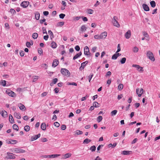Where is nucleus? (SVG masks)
Instances as JSON below:
<instances>
[{
  "label": "nucleus",
  "instance_id": "56",
  "mask_svg": "<svg viewBox=\"0 0 160 160\" xmlns=\"http://www.w3.org/2000/svg\"><path fill=\"white\" fill-rule=\"evenodd\" d=\"M42 30L43 34H45V33H46V34H47V32L46 31V29L45 28L42 27Z\"/></svg>",
  "mask_w": 160,
  "mask_h": 160
},
{
  "label": "nucleus",
  "instance_id": "24",
  "mask_svg": "<svg viewBox=\"0 0 160 160\" xmlns=\"http://www.w3.org/2000/svg\"><path fill=\"white\" fill-rule=\"evenodd\" d=\"M87 29V28L85 25H82L81 27L80 31L81 32H85Z\"/></svg>",
  "mask_w": 160,
  "mask_h": 160
},
{
  "label": "nucleus",
  "instance_id": "47",
  "mask_svg": "<svg viewBox=\"0 0 160 160\" xmlns=\"http://www.w3.org/2000/svg\"><path fill=\"white\" fill-rule=\"evenodd\" d=\"M10 12L11 13H12L13 14H15L16 13V12L15 10L12 8L11 9H10Z\"/></svg>",
  "mask_w": 160,
  "mask_h": 160
},
{
  "label": "nucleus",
  "instance_id": "8",
  "mask_svg": "<svg viewBox=\"0 0 160 160\" xmlns=\"http://www.w3.org/2000/svg\"><path fill=\"white\" fill-rule=\"evenodd\" d=\"M139 91V88H137L136 90L137 94L138 95V96L139 97H140L142 96V94L143 93V90L142 88H141L140 89V91Z\"/></svg>",
  "mask_w": 160,
  "mask_h": 160
},
{
  "label": "nucleus",
  "instance_id": "21",
  "mask_svg": "<svg viewBox=\"0 0 160 160\" xmlns=\"http://www.w3.org/2000/svg\"><path fill=\"white\" fill-rule=\"evenodd\" d=\"M72 155V154L70 153H67L65 154L64 156V157L62 158V159H66L70 157Z\"/></svg>",
  "mask_w": 160,
  "mask_h": 160
},
{
  "label": "nucleus",
  "instance_id": "5",
  "mask_svg": "<svg viewBox=\"0 0 160 160\" xmlns=\"http://www.w3.org/2000/svg\"><path fill=\"white\" fill-rule=\"evenodd\" d=\"M6 93L9 96L12 97H14L16 96V95L15 93L13 91H11L10 89H8L6 91Z\"/></svg>",
  "mask_w": 160,
  "mask_h": 160
},
{
  "label": "nucleus",
  "instance_id": "55",
  "mask_svg": "<svg viewBox=\"0 0 160 160\" xmlns=\"http://www.w3.org/2000/svg\"><path fill=\"white\" fill-rule=\"evenodd\" d=\"M24 52L23 51L21 50L20 51V55L21 57H22L24 56Z\"/></svg>",
  "mask_w": 160,
  "mask_h": 160
},
{
  "label": "nucleus",
  "instance_id": "22",
  "mask_svg": "<svg viewBox=\"0 0 160 160\" xmlns=\"http://www.w3.org/2000/svg\"><path fill=\"white\" fill-rule=\"evenodd\" d=\"M14 115L15 117L18 119H20L21 118V116L19 113L15 112L14 114Z\"/></svg>",
  "mask_w": 160,
  "mask_h": 160
},
{
  "label": "nucleus",
  "instance_id": "52",
  "mask_svg": "<svg viewBox=\"0 0 160 160\" xmlns=\"http://www.w3.org/2000/svg\"><path fill=\"white\" fill-rule=\"evenodd\" d=\"M117 58L118 56H117L116 54L115 53L112 56V59L115 60L117 59Z\"/></svg>",
  "mask_w": 160,
  "mask_h": 160
},
{
  "label": "nucleus",
  "instance_id": "46",
  "mask_svg": "<svg viewBox=\"0 0 160 160\" xmlns=\"http://www.w3.org/2000/svg\"><path fill=\"white\" fill-rule=\"evenodd\" d=\"M138 51V48L136 47H135L133 49V51L134 52H137Z\"/></svg>",
  "mask_w": 160,
  "mask_h": 160
},
{
  "label": "nucleus",
  "instance_id": "58",
  "mask_svg": "<svg viewBox=\"0 0 160 160\" xmlns=\"http://www.w3.org/2000/svg\"><path fill=\"white\" fill-rule=\"evenodd\" d=\"M58 79L57 78H55L52 80V82L54 84H55L57 82Z\"/></svg>",
  "mask_w": 160,
  "mask_h": 160
},
{
  "label": "nucleus",
  "instance_id": "3",
  "mask_svg": "<svg viewBox=\"0 0 160 160\" xmlns=\"http://www.w3.org/2000/svg\"><path fill=\"white\" fill-rule=\"evenodd\" d=\"M118 19L117 17L114 16L113 18V19L112 20V23L114 26H116L118 28H119L120 26V25L118 22Z\"/></svg>",
  "mask_w": 160,
  "mask_h": 160
},
{
  "label": "nucleus",
  "instance_id": "59",
  "mask_svg": "<svg viewBox=\"0 0 160 160\" xmlns=\"http://www.w3.org/2000/svg\"><path fill=\"white\" fill-rule=\"evenodd\" d=\"M75 50L77 51H79L80 50V48L78 45H77L76 46H75Z\"/></svg>",
  "mask_w": 160,
  "mask_h": 160
},
{
  "label": "nucleus",
  "instance_id": "27",
  "mask_svg": "<svg viewBox=\"0 0 160 160\" xmlns=\"http://www.w3.org/2000/svg\"><path fill=\"white\" fill-rule=\"evenodd\" d=\"M51 47L53 48H57V44L54 41L52 42L51 44Z\"/></svg>",
  "mask_w": 160,
  "mask_h": 160
},
{
  "label": "nucleus",
  "instance_id": "9",
  "mask_svg": "<svg viewBox=\"0 0 160 160\" xmlns=\"http://www.w3.org/2000/svg\"><path fill=\"white\" fill-rule=\"evenodd\" d=\"M29 4L28 1H23L21 4V6L24 8H27Z\"/></svg>",
  "mask_w": 160,
  "mask_h": 160
},
{
  "label": "nucleus",
  "instance_id": "44",
  "mask_svg": "<svg viewBox=\"0 0 160 160\" xmlns=\"http://www.w3.org/2000/svg\"><path fill=\"white\" fill-rule=\"evenodd\" d=\"M93 76V74L92 73H91L90 75L88 76V79L89 82H90L91 79Z\"/></svg>",
  "mask_w": 160,
  "mask_h": 160
},
{
  "label": "nucleus",
  "instance_id": "14",
  "mask_svg": "<svg viewBox=\"0 0 160 160\" xmlns=\"http://www.w3.org/2000/svg\"><path fill=\"white\" fill-rule=\"evenodd\" d=\"M59 61L56 59H55L53 62L52 66L54 68L56 67L59 63Z\"/></svg>",
  "mask_w": 160,
  "mask_h": 160
},
{
  "label": "nucleus",
  "instance_id": "63",
  "mask_svg": "<svg viewBox=\"0 0 160 160\" xmlns=\"http://www.w3.org/2000/svg\"><path fill=\"white\" fill-rule=\"evenodd\" d=\"M138 140V139L137 138H135V139H134L133 141H132V144H134Z\"/></svg>",
  "mask_w": 160,
  "mask_h": 160
},
{
  "label": "nucleus",
  "instance_id": "50",
  "mask_svg": "<svg viewBox=\"0 0 160 160\" xmlns=\"http://www.w3.org/2000/svg\"><path fill=\"white\" fill-rule=\"evenodd\" d=\"M65 16V14L63 13H61L59 15L60 18L61 19L64 18Z\"/></svg>",
  "mask_w": 160,
  "mask_h": 160
},
{
  "label": "nucleus",
  "instance_id": "12",
  "mask_svg": "<svg viewBox=\"0 0 160 160\" xmlns=\"http://www.w3.org/2000/svg\"><path fill=\"white\" fill-rule=\"evenodd\" d=\"M131 36V32L130 30H128L125 34V37L127 39L129 38Z\"/></svg>",
  "mask_w": 160,
  "mask_h": 160
},
{
  "label": "nucleus",
  "instance_id": "43",
  "mask_svg": "<svg viewBox=\"0 0 160 160\" xmlns=\"http://www.w3.org/2000/svg\"><path fill=\"white\" fill-rule=\"evenodd\" d=\"M1 84L2 85V86L4 87L8 86V85H6V81L5 80L2 81Z\"/></svg>",
  "mask_w": 160,
  "mask_h": 160
},
{
  "label": "nucleus",
  "instance_id": "11",
  "mask_svg": "<svg viewBox=\"0 0 160 160\" xmlns=\"http://www.w3.org/2000/svg\"><path fill=\"white\" fill-rule=\"evenodd\" d=\"M41 136V134L39 133L38 135H35L34 136H32L31 138V141H33L35 140H36L38 138L40 137Z\"/></svg>",
  "mask_w": 160,
  "mask_h": 160
},
{
  "label": "nucleus",
  "instance_id": "18",
  "mask_svg": "<svg viewBox=\"0 0 160 160\" xmlns=\"http://www.w3.org/2000/svg\"><path fill=\"white\" fill-rule=\"evenodd\" d=\"M1 114L2 117L5 118L7 116V112L5 110H3L1 112Z\"/></svg>",
  "mask_w": 160,
  "mask_h": 160
},
{
  "label": "nucleus",
  "instance_id": "15",
  "mask_svg": "<svg viewBox=\"0 0 160 160\" xmlns=\"http://www.w3.org/2000/svg\"><path fill=\"white\" fill-rule=\"evenodd\" d=\"M142 6L145 11H148L149 10V8L146 4H142Z\"/></svg>",
  "mask_w": 160,
  "mask_h": 160
},
{
  "label": "nucleus",
  "instance_id": "62",
  "mask_svg": "<svg viewBox=\"0 0 160 160\" xmlns=\"http://www.w3.org/2000/svg\"><path fill=\"white\" fill-rule=\"evenodd\" d=\"M97 47H93L92 48V52H94L96 50V49H97Z\"/></svg>",
  "mask_w": 160,
  "mask_h": 160
},
{
  "label": "nucleus",
  "instance_id": "34",
  "mask_svg": "<svg viewBox=\"0 0 160 160\" xmlns=\"http://www.w3.org/2000/svg\"><path fill=\"white\" fill-rule=\"evenodd\" d=\"M96 149V147L95 146L93 145L90 148V150H91L92 152H94L95 151Z\"/></svg>",
  "mask_w": 160,
  "mask_h": 160
},
{
  "label": "nucleus",
  "instance_id": "39",
  "mask_svg": "<svg viewBox=\"0 0 160 160\" xmlns=\"http://www.w3.org/2000/svg\"><path fill=\"white\" fill-rule=\"evenodd\" d=\"M24 130L26 132H28L30 130V127L28 125L26 126L24 128Z\"/></svg>",
  "mask_w": 160,
  "mask_h": 160
},
{
  "label": "nucleus",
  "instance_id": "7",
  "mask_svg": "<svg viewBox=\"0 0 160 160\" xmlns=\"http://www.w3.org/2000/svg\"><path fill=\"white\" fill-rule=\"evenodd\" d=\"M132 67L136 68L140 72H142L143 71V68L141 67L139 65L134 64L132 65Z\"/></svg>",
  "mask_w": 160,
  "mask_h": 160
},
{
  "label": "nucleus",
  "instance_id": "6",
  "mask_svg": "<svg viewBox=\"0 0 160 160\" xmlns=\"http://www.w3.org/2000/svg\"><path fill=\"white\" fill-rule=\"evenodd\" d=\"M11 150L12 152L16 153H24L25 152V150L20 148H12L11 149Z\"/></svg>",
  "mask_w": 160,
  "mask_h": 160
},
{
  "label": "nucleus",
  "instance_id": "4",
  "mask_svg": "<svg viewBox=\"0 0 160 160\" xmlns=\"http://www.w3.org/2000/svg\"><path fill=\"white\" fill-rule=\"evenodd\" d=\"M84 54L87 56V57L92 56V55L89 52V48L87 46H86L84 48Z\"/></svg>",
  "mask_w": 160,
  "mask_h": 160
},
{
  "label": "nucleus",
  "instance_id": "49",
  "mask_svg": "<svg viewBox=\"0 0 160 160\" xmlns=\"http://www.w3.org/2000/svg\"><path fill=\"white\" fill-rule=\"evenodd\" d=\"M67 85H74V86H77V83L74 82H68Z\"/></svg>",
  "mask_w": 160,
  "mask_h": 160
},
{
  "label": "nucleus",
  "instance_id": "16",
  "mask_svg": "<svg viewBox=\"0 0 160 160\" xmlns=\"http://www.w3.org/2000/svg\"><path fill=\"white\" fill-rule=\"evenodd\" d=\"M18 106L21 110L22 111L25 110V107L21 103H19L18 105Z\"/></svg>",
  "mask_w": 160,
  "mask_h": 160
},
{
  "label": "nucleus",
  "instance_id": "26",
  "mask_svg": "<svg viewBox=\"0 0 160 160\" xmlns=\"http://www.w3.org/2000/svg\"><path fill=\"white\" fill-rule=\"evenodd\" d=\"M41 129L43 131L46 129V125L45 123H42L41 125Z\"/></svg>",
  "mask_w": 160,
  "mask_h": 160
},
{
  "label": "nucleus",
  "instance_id": "64",
  "mask_svg": "<svg viewBox=\"0 0 160 160\" xmlns=\"http://www.w3.org/2000/svg\"><path fill=\"white\" fill-rule=\"evenodd\" d=\"M43 14L44 15L46 16L48 15L49 12L47 11H44L43 12Z\"/></svg>",
  "mask_w": 160,
  "mask_h": 160
},
{
  "label": "nucleus",
  "instance_id": "61",
  "mask_svg": "<svg viewBox=\"0 0 160 160\" xmlns=\"http://www.w3.org/2000/svg\"><path fill=\"white\" fill-rule=\"evenodd\" d=\"M48 139L46 138H43L41 139V141L42 142H46L48 141Z\"/></svg>",
  "mask_w": 160,
  "mask_h": 160
},
{
  "label": "nucleus",
  "instance_id": "42",
  "mask_svg": "<svg viewBox=\"0 0 160 160\" xmlns=\"http://www.w3.org/2000/svg\"><path fill=\"white\" fill-rule=\"evenodd\" d=\"M61 155L59 154H52L51 155V156L52 158H54L58 156H60Z\"/></svg>",
  "mask_w": 160,
  "mask_h": 160
},
{
  "label": "nucleus",
  "instance_id": "30",
  "mask_svg": "<svg viewBox=\"0 0 160 160\" xmlns=\"http://www.w3.org/2000/svg\"><path fill=\"white\" fill-rule=\"evenodd\" d=\"M38 36V33L35 32L32 34V37L34 39H36L37 38Z\"/></svg>",
  "mask_w": 160,
  "mask_h": 160
},
{
  "label": "nucleus",
  "instance_id": "45",
  "mask_svg": "<svg viewBox=\"0 0 160 160\" xmlns=\"http://www.w3.org/2000/svg\"><path fill=\"white\" fill-rule=\"evenodd\" d=\"M82 133L83 132L82 131L79 130H77L76 132V134L77 135L82 134Z\"/></svg>",
  "mask_w": 160,
  "mask_h": 160
},
{
  "label": "nucleus",
  "instance_id": "35",
  "mask_svg": "<svg viewBox=\"0 0 160 160\" xmlns=\"http://www.w3.org/2000/svg\"><path fill=\"white\" fill-rule=\"evenodd\" d=\"M126 60V58H123L120 60V62L121 64H123L125 62Z\"/></svg>",
  "mask_w": 160,
  "mask_h": 160
},
{
  "label": "nucleus",
  "instance_id": "2",
  "mask_svg": "<svg viewBox=\"0 0 160 160\" xmlns=\"http://www.w3.org/2000/svg\"><path fill=\"white\" fill-rule=\"evenodd\" d=\"M147 56L148 58L152 61H155V58L154 57L153 53L150 51H148L147 53Z\"/></svg>",
  "mask_w": 160,
  "mask_h": 160
},
{
  "label": "nucleus",
  "instance_id": "29",
  "mask_svg": "<svg viewBox=\"0 0 160 160\" xmlns=\"http://www.w3.org/2000/svg\"><path fill=\"white\" fill-rule=\"evenodd\" d=\"M48 33L49 35L50 36V37L51 39H52V38H54V36L53 32L51 30H49L48 31Z\"/></svg>",
  "mask_w": 160,
  "mask_h": 160
},
{
  "label": "nucleus",
  "instance_id": "25",
  "mask_svg": "<svg viewBox=\"0 0 160 160\" xmlns=\"http://www.w3.org/2000/svg\"><path fill=\"white\" fill-rule=\"evenodd\" d=\"M7 142L8 144H14L16 143L17 142V141L16 140H10L9 141Z\"/></svg>",
  "mask_w": 160,
  "mask_h": 160
},
{
  "label": "nucleus",
  "instance_id": "13",
  "mask_svg": "<svg viewBox=\"0 0 160 160\" xmlns=\"http://www.w3.org/2000/svg\"><path fill=\"white\" fill-rule=\"evenodd\" d=\"M131 151L124 150L122 151L121 154L123 155H129L131 154Z\"/></svg>",
  "mask_w": 160,
  "mask_h": 160
},
{
  "label": "nucleus",
  "instance_id": "60",
  "mask_svg": "<svg viewBox=\"0 0 160 160\" xmlns=\"http://www.w3.org/2000/svg\"><path fill=\"white\" fill-rule=\"evenodd\" d=\"M66 128V126L65 125H63L61 126V129L62 130H65Z\"/></svg>",
  "mask_w": 160,
  "mask_h": 160
},
{
  "label": "nucleus",
  "instance_id": "40",
  "mask_svg": "<svg viewBox=\"0 0 160 160\" xmlns=\"http://www.w3.org/2000/svg\"><path fill=\"white\" fill-rule=\"evenodd\" d=\"M98 104L99 103L97 102H94L93 103V106L95 108L98 107H99Z\"/></svg>",
  "mask_w": 160,
  "mask_h": 160
},
{
  "label": "nucleus",
  "instance_id": "54",
  "mask_svg": "<svg viewBox=\"0 0 160 160\" xmlns=\"http://www.w3.org/2000/svg\"><path fill=\"white\" fill-rule=\"evenodd\" d=\"M88 13L90 14H92L93 12V10L91 9H88Z\"/></svg>",
  "mask_w": 160,
  "mask_h": 160
},
{
  "label": "nucleus",
  "instance_id": "10",
  "mask_svg": "<svg viewBox=\"0 0 160 160\" xmlns=\"http://www.w3.org/2000/svg\"><path fill=\"white\" fill-rule=\"evenodd\" d=\"M7 154L8 157V159H13L15 158V157L13 153H11L10 152H7Z\"/></svg>",
  "mask_w": 160,
  "mask_h": 160
},
{
  "label": "nucleus",
  "instance_id": "37",
  "mask_svg": "<svg viewBox=\"0 0 160 160\" xmlns=\"http://www.w3.org/2000/svg\"><path fill=\"white\" fill-rule=\"evenodd\" d=\"M26 44L27 47L29 48L30 47L31 45H32L33 43H31L29 42H27Z\"/></svg>",
  "mask_w": 160,
  "mask_h": 160
},
{
  "label": "nucleus",
  "instance_id": "57",
  "mask_svg": "<svg viewBox=\"0 0 160 160\" xmlns=\"http://www.w3.org/2000/svg\"><path fill=\"white\" fill-rule=\"evenodd\" d=\"M54 125L57 127H58L60 126L59 123L58 122H55L54 123Z\"/></svg>",
  "mask_w": 160,
  "mask_h": 160
},
{
  "label": "nucleus",
  "instance_id": "41",
  "mask_svg": "<svg viewBox=\"0 0 160 160\" xmlns=\"http://www.w3.org/2000/svg\"><path fill=\"white\" fill-rule=\"evenodd\" d=\"M88 61H86L82 63H81V65L84 68L85 67L88 63Z\"/></svg>",
  "mask_w": 160,
  "mask_h": 160
},
{
  "label": "nucleus",
  "instance_id": "1",
  "mask_svg": "<svg viewBox=\"0 0 160 160\" xmlns=\"http://www.w3.org/2000/svg\"><path fill=\"white\" fill-rule=\"evenodd\" d=\"M61 72L63 75L67 77L70 76V73L69 71L66 68H62L61 70Z\"/></svg>",
  "mask_w": 160,
  "mask_h": 160
},
{
  "label": "nucleus",
  "instance_id": "19",
  "mask_svg": "<svg viewBox=\"0 0 160 160\" xmlns=\"http://www.w3.org/2000/svg\"><path fill=\"white\" fill-rule=\"evenodd\" d=\"M82 55L81 52H80L78 53H77L76 55H75L73 57V60H75L76 59L78 58V57H80Z\"/></svg>",
  "mask_w": 160,
  "mask_h": 160
},
{
  "label": "nucleus",
  "instance_id": "48",
  "mask_svg": "<svg viewBox=\"0 0 160 160\" xmlns=\"http://www.w3.org/2000/svg\"><path fill=\"white\" fill-rule=\"evenodd\" d=\"M117 50L116 52V53H118L121 50V48H120V44H118V47H117Z\"/></svg>",
  "mask_w": 160,
  "mask_h": 160
},
{
  "label": "nucleus",
  "instance_id": "31",
  "mask_svg": "<svg viewBox=\"0 0 160 160\" xmlns=\"http://www.w3.org/2000/svg\"><path fill=\"white\" fill-rule=\"evenodd\" d=\"M150 5L152 8H154L156 6V3L154 1H152L150 2Z\"/></svg>",
  "mask_w": 160,
  "mask_h": 160
},
{
  "label": "nucleus",
  "instance_id": "17",
  "mask_svg": "<svg viewBox=\"0 0 160 160\" xmlns=\"http://www.w3.org/2000/svg\"><path fill=\"white\" fill-rule=\"evenodd\" d=\"M107 32H102L100 35V38L102 39L105 38L107 36Z\"/></svg>",
  "mask_w": 160,
  "mask_h": 160
},
{
  "label": "nucleus",
  "instance_id": "32",
  "mask_svg": "<svg viewBox=\"0 0 160 160\" xmlns=\"http://www.w3.org/2000/svg\"><path fill=\"white\" fill-rule=\"evenodd\" d=\"M117 112V110H116L112 111L111 113V116H113L116 115Z\"/></svg>",
  "mask_w": 160,
  "mask_h": 160
},
{
  "label": "nucleus",
  "instance_id": "38",
  "mask_svg": "<svg viewBox=\"0 0 160 160\" xmlns=\"http://www.w3.org/2000/svg\"><path fill=\"white\" fill-rule=\"evenodd\" d=\"M102 116H99L97 118V121L98 122H100L102 120Z\"/></svg>",
  "mask_w": 160,
  "mask_h": 160
},
{
  "label": "nucleus",
  "instance_id": "36",
  "mask_svg": "<svg viewBox=\"0 0 160 160\" xmlns=\"http://www.w3.org/2000/svg\"><path fill=\"white\" fill-rule=\"evenodd\" d=\"M123 87V85L122 84H119L118 87V89L119 90H122Z\"/></svg>",
  "mask_w": 160,
  "mask_h": 160
},
{
  "label": "nucleus",
  "instance_id": "20",
  "mask_svg": "<svg viewBox=\"0 0 160 160\" xmlns=\"http://www.w3.org/2000/svg\"><path fill=\"white\" fill-rule=\"evenodd\" d=\"M35 16L36 19L37 20H38L40 18V14L38 12H35Z\"/></svg>",
  "mask_w": 160,
  "mask_h": 160
},
{
  "label": "nucleus",
  "instance_id": "53",
  "mask_svg": "<svg viewBox=\"0 0 160 160\" xmlns=\"http://www.w3.org/2000/svg\"><path fill=\"white\" fill-rule=\"evenodd\" d=\"M38 53L40 55L42 54V52H43L42 50V49L40 48H38Z\"/></svg>",
  "mask_w": 160,
  "mask_h": 160
},
{
  "label": "nucleus",
  "instance_id": "28",
  "mask_svg": "<svg viewBox=\"0 0 160 160\" xmlns=\"http://www.w3.org/2000/svg\"><path fill=\"white\" fill-rule=\"evenodd\" d=\"M91 142V140L88 139L86 138L83 141V143L84 144H88L89 142Z\"/></svg>",
  "mask_w": 160,
  "mask_h": 160
},
{
  "label": "nucleus",
  "instance_id": "51",
  "mask_svg": "<svg viewBox=\"0 0 160 160\" xmlns=\"http://www.w3.org/2000/svg\"><path fill=\"white\" fill-rule=\"evenodd\" d=\"M64 24V22H59L58 23V25L59 26L62 27V26Z\"/></svg>",
  "mask_w": 160,
  "mask_h": 160
},
{
  "label": "nucleus",
  "instance_id": "23",
  "mask_svg": "<svg viewBox=\"0 0 160 160\" xmlns=\"http://www.w3.org/2000/svg\"><path fill=\"white\" fill-rule=\"evenodd\" d=\"M9 121L11 123L13 124L14 123V120L11 114L9 115Z\"/></svg>",
  "mask_w": 160,
  "mask_h": 160
},
{
  "label": "nucleus",
  "instance_id": "33",
  "mask_svg": "<svg viewBox=\"0 0 160 160\" xmlns=\"http://www.w3.org/2000/svg\"><path fill=\"white\" fill-rule=\"evenodd\" d=\"M12 128L13 129L16 130L17 131H18V127L17 125L14 124L12 126Z\"/></svg>",
  "mask_w": 160,
  "mask_h": 160
}]
</instances>
